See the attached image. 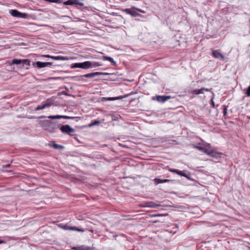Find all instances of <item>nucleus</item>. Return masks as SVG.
<instances>
[{
  "label": "nucleus",
  "instance_id": "22",
  "mask_svg": "<svg viewBox=\"0 0 250 250\" xmlns=\"http://www.w3.org/2000/svg\"><path fill=\"white\" fill-rule=\"evenodd\" d=\"M90 68L101 66L102 64L98 62H91Z\"/></svg>",
  "mask_w": 250,
  "mask_h": 250
},
{
  "label": "nucleus",
  "instance_id": "17",
  "mask_svg": "<svg viewBox=\"0 0 250 250\" xmlns=\"http://www.w3.org/2000/svg\"><path fill=\"white\" fill-rule=\"evenodd\" d=\"M103 59L104 60H107L110 62L113 63V65H115L116 64V62L114 61V60L110 57L108 56H104Z\"/></svg>",
  "mask_w": 250,
  "mask_h": 250
},
{
  "label": "nucleus",
  "instance_id": "4",
  "mask_svg": "<svg viewBox=\"0 0 250 250\" xmlns=\"http://www.w3.org/2000/svg\"><path fill=\"white\" fill-rule=\"evenodd\" d=\"M52 65V63L51 62H32V65L33 66H37L38 68H42Z\"/></svg>",
  "mask_w": 250,
  "mask_h": 250
},
{
  "label": "nucleus",
  "instance_id": "27",
  "mask_svg": "<svg viewBox=\"0 0 250 250\" xmlns=\"http://www.w3.org/2000/svg\"><path fill=\"white\" fill-rule=\"evenodd\" d=\"M43 123L44 124H47V125L51 124V122L50 121H48V120L45 121L43 122Z\"/></svg>",
  "mask_w": 250,
  "mask_h": 250
},
{
  "label": "nucleus",
  "instance_id": "38",
  "mask_svg": "<svg viewBox=\"0 0 250 250\" xmlns=\"http://www.w3.org/2000/svg\"><path fill=\"white\" fill-rule=\"evenodd\" d=\"M140 12H141V13H145V11L144 10H141H141H140Z\"/></svg>",
  "mask_w": 250,
  "mask_h": 250
},
{
  "label": "nucleus",
  "instance_id": "25",
  "mask_svg": "<svg viewBox=\"0 0 250 250\" xmlns=\"http://www.w3.org/2000/svg\"><path fill=\"white\" fill-rule=\"evenodd\" d=\"M245 94L249 97H250V85L248 87Z\"/></svg>",
  "mask_w": 250,
  "mask_h": 250
},
{
  "label": "nucleus",
  "instance_id": "15",
  "mask_svg": "<svg viewBox=\"0 0 250 250\" xmlns=\"http://www.w3.org/2000/svg\"><path fill=\"white\" fill-rule=\"evenodd\" d=\"M154 182L156 184H159L163 183H166L168 182L169 180L167 179H161L158 178H155L154 180Z\"/></svg>",
  "mask_w": 250,
  "mask_h": 250
},
{
  "label": "nucleus",
  "instance_id": "19",
  "mask_svg": "<svg viewBox=\"0 0 250 250\" xmlns=\"http://www.w3.org/2000/svg\"><path fill=\"white\" fill-rule=\"evenodd\" d=\"M13 64H21V60H18V59H14L12 60V62L10 63V65H12Z\"/></svg>",
  "mask_w": 250,
  "mask_h": 250
},
{
  "label": "nucleus",
  "instance_id": "8",
  "mask_svg": "<svg viewBox=\"0 0 250 250\" xmlns=\"http://www.w3.org/2000/svg\"><path fill=\"white\" fill-rule=\"evenodd\" d=\"M193 147L194 148H196L197 149H198L199 150L202 151V152H204L205 153L209 155V156H211L212 155V152L211 151H210V150H209L207 148L204 147H202V146H195V145H193Z\"/></svg>",
  "mask_w": 250,
  "mask_h": 250
},
{
  "label": "nucleus",
  "instance_id": "26",
  "mask_svg": "<svg viewBox=\"0 0 250 250\" xmlns=\"http://www.w3.org/2000/svg\"><path fill=\"white\" fill-rule=\"evenodd\" d=\"M99 124H100V121H95L93 123H91L89 125L90 126L94 125H98Z\"/></svg>",
  "mask_w": 250,
  "mask_h": 250
},
{
  "label": "nucleus",
  "instance_id": "5",
  "mask_svg": "<svg viewBox=\"0 0 250 250\" xmlns=\"http://www.w3.org/2000/svg\"><path fill=\"white\" fill-rule=\"evenodd\" d=\"M63 4L65 5H77L80 6H83L84 3L79 0H68L63 2Z\"/></svg>",
  "mask_w": 250,
  "mask_h": 250
},
{
  "label": "nucleus",
  "instance_id": "32",
  "mask_svg": "<svg viewBox=\"0 0 250 250\" xmlns=\"http://www.w3.org/2000/svg\"><path fill=\"white\" fill-rule=\"evenodd\" d=\"M62 118H63V119H69V118H70V117H69V116H62Z\"/></svg>",
  "mask_w": 250,
  "mask_h": 250
},
{
  "label": "nucleus",
  "instance_id": "13",
  "mask_svg": "<svg viewBox=\"0 0 250 250\" xmlns=\"http://www.w3.org/2000/svg\"><path fill=\"white\" fill-rule=\"evenodd\" d=\"M52 105L50 103H44L42 105L38 106L35 109V111L45 109L47 107L50 106Z\"/></svg>",
  "mask_w": 250,
  "mask_h": 250
},
{
  "label": "nucleus",
  "instance_id": "29",
  "mask_svg": "<svg viewBox=\"0 0 250 250\" xmlns=\"http://www.w3.org/2000/svg\"><path fill=\"white\" fill-rule=\"evenodd\" d=\"M169 170L170 172L176 173L177 172V169H169Z\"/></svg>",
  "mask_w": 250,
  "mask_h": 250
},
{
  "label": "nucleus",
  "instance_id": "35",
  "mask_svg": "<svg viewBox=\"0 0 250 250\" xmlns=\"http://www.w3.org/2000/svg\"><path fill=\"white\" fill-rule=\"evenodd\" d=\"M46 117L44 116H41L39 117H38L39 119H43V118H45Z\"/></svg>",
  "mask_w": 250,
  "mask_h": 250
},
{
  "label": "nucleus",
  "instance_id": "31",
  "mask_svg": "<svg viewBox=\"0 0 250 250\" xmlns=\"http://www.w3.org/2000/svg\"><path fill=\"white\" fill-rule=\"evenodd\" d=\"M42 57L51 58V57H52L53 56H50L49 55H43Z\"/></svg>",
  "mask_w": 250,
  "mask_h": 250
},
{
  "label": "nucleus",
  "instance_id": "21",
  "mask_svg": "<svg viewBox=\"0 0 250 250\" xmlns=\"http://www.w3.org/2000/svg\"><path fill=\"white\" fill-rule=\"evenodd\" d=\"M62 115H51L47 117L50 119H62Z\"/></svg>",
  "mask_w": 250,
  "mask_h": 250
},
{
  "label": "nucleus",
  "instance_id": "34",
  "mask_svg": "<svg viewBox=\"0 0 250 250\" xmlns=\"http://www.w3.org/2000/svg\"><path fill=\"white\" fill-rule=\"evenodd\" d=\"M133 9H135V10H137V11H139V12H140V10H141V9H139V8H136V7H133Z\"/></svg>",
  "mask_w": 250,
  "mask_h": 250
},
{
  "label": "nucleus",
  "instance_id": "20",
  "mask_svg": "<svg viewBox=\"0 0 250 250\" xmlns=\"http://www.w3.org/2000/svg\"><path fill=\"white\" fill-rule=\"evenodd\" d=\"M52 146L55 149H63L64 148L63 146L57 144L54 142H53Z\"/></svg>",
  "mask_w": 250,
  "mask_h": 250
},
{
  "label": "nucleus",
  "instance_id": "11",
  "mask_svg": "<svg viewBox=\"0 0 250 250\" xmlns=\"http://www.w3.org/2000/svg\"><path fill=\"white\" fill-rule=\"evenodd\" d=\"M212 55L216 59H221L222 60H224L225 59L224 56L218 51L213 50L212 52Z\"/></svg>",
  "mask_w": 250,
  "mask_h": 250
},
{
  "label": "nucleus",
  "instance_id": "30",
  "mask_svg": "<svg viewBox=\"0 0 250 250\" xmlns=\"http://www.w3.org/2000/svg\"><path fill=\"white\" fill-rule=\"evenodd\" d=\"M181 176H184V177H188V175H187V174L184 173L183 171H182V174H181Z\"/></svg>",
  "mask_w": 250,
  "mask_h": 250
},
{
  "label": "nucleus",
  "instance_id": "16",
  "mask_svg": "<svg viewBox=\"0 0 250 250\" xmlns=\"http://www.w3.org/2000/svg\"><path fill=\"white\" fill-rule=\"evenodd\" d=\"M51 59L55 60H61V61H66L68 60V59L66 57L63 56H54L51 57Z\"/></svg>",
  "mask_w": 250,
  "mask_h": 250
},
{
  "label": "nucleus",
  "instance_id": "6",
  "mask_svg": "<svg viewBox=\"0 0 250 250\" xmlns=\"http://www.w3.org/2000/svg\"><path fill=\"white\" fill-rule=\"evenodd\" d=\"M10 13L12 16L15 17L25 18L27 16L26 14L21 13L17 10H11L10 11Z\"/></svg>",
  "mask_w": 250,
  "mask_h": 250
},
{
  "label": "nucleus",
  "instance_id": "24",
  "mask_svg": "<svg viewBox=\"0 0 250 250\" xmlns=\"http://www.w3.org/2000/svg\"><path fill=\"white\" fill-rule=\"evenodd\" d=\"M46 1L50 2H54L57 3H60L61 2V0H44Z\"/></svg>",
  "mask_w": 250,
  "mask_h": 250
},
{
  "label": "nucleus",
  "instance_id": "1",
  "mask_svg": "<svg viewBox=\"0 0 250 250\" xmlns=\"http://www.w3.org/2000/svg\"><path fill=\"white\" fill-rule=\"evenodd\" d=\"M91 62L86 61L83 62L75 63L72 65L71 68H81L83 69H88L90 68Z\"/></svg>",
  "mask_w": 250,
  "mask_h": 250
},
{
  "label": "nucleus",
  "instance_id": "12",
  "mask_svg": "<svg viewBox=\"0 0 250 250\" xmlns=\"http://www.w3.org/2000/svg\"><path fill=\"white\" fill-rule=\"evenodd\" d=\"M210 90L208 88H202L200 89H195L193 91H192V93L194 94H203L205 91H209Z\"/></svg>",
  "mask_w": 250,
  "mask_h": 250
},
{
  "label": "nucleus",
  "instance_id": "2",
  "mask_svg": "<svg viewBox=\"0 0 250 250\" xmlns=\"http://www.w3.org/2000/svg\"><path fill=\"white\" fill-rule=\"evenodd\" d=\"M59 227L62 228L64 230H76L80 232H84L85 229H80L77 228L76 227H70L68 226L67 224L63 225L62 224L58 225Z\"/></svg>",
  "mask_w": 250,
  "mask_h": 250
},
{
  "label": "nucleus",
  "instance_id": "14",
  "mask_svg": "<svg viewBox=\"0 0 250 250\" xmlns=\"http://www.w3.org/2000/svg\"><path fill=\"white\" fill-rule=\"evenodd\" d=\"M30 61L27 59L21 60L22 66H21L26 69H27L28 68V66L30 65Z\"/></svg>",
  "mask_w": 250,
  "mask_h": 250
},
{
  "label": "nucleus",
  "instance_id": "33",
  "mask_svg": "<svg viewBox=\"0 0 250 250\" xmlns=\"http://www.w3.org/2000/svg\"><path fill=\"white\" fill-rule=\"evenodd\" d=\"M176 173H177L178 174L181 175V174H182V171L177 170V172Z\"/></svg>",
  "mask_w": 250,
  "mask_h": 250
},
{
  "label": "nucleus",
  "instance_id": "18",
  "mask_svg": "<svg viewBox=\"0 0 250 250\" xmlns=\"http://www.w3.org/2000/svg\"><path fill=\"white\" fill-rule=\"evenodd\" d=\"M158 206L153 202H148L146 203V205L144 207H149V208H155Z\"/></svg>",
  "mask_w": 250,
  "mask_h": 250
},
{
  "label": "nucleus",
  "instance_id": "37",
  "mask_svg": "<svg viewBox=\"0 0 250 250\" xmlns=\"http://www.w3.org/2000/svg\"><path fill=\"white\" fill-rule=\"evenodd\" d=\"M4 243V241H2V240H0V244H3Z\"/></svg>",
  "mask_w": 250,
  "mask_h": 250
},
{
  "label": "nucleus",
  "instance_id": "23",
  "mask_svg": "<svg viewBox=\"0 0 250 250\" xmlns=\"http://www.w3.org/2000/svg\"><path fill=\"white\" fill-rule=\"evenodd\" d=\"M116 99H118V98H103L102 101H114Z\"/></svg>",
  "mask_w": 250,
  "mask_h": 250
},
{
  "label": "nucleus",
  "instance_id": "10",
  "mask_svg": "<svg viewBox=\"0 0 250 250\" xmlns=\"http://www.w3.org/2000/svg\"><path fill=\"white\" fill-rule=\"evenodd\" d=\"M170 98V96H157L156 97V100L162 103H165Z\"/></svg>",
  "mask_w": 250,
  "mask_h": 250
},
{
  "label": "nucleus",
  "instance_id": "28",
  "mask_svg": "<svg viewBox=\"0 0 250 250\" xmlns=\"http://www.w3.org/2000/svg\"><path fill=\"white\" fill-rule=\"evenodd\" d=\"M211 106L214 107V102L213 100V99L212 98L211 100Z\"/></svg>",
  "mask_w": 250,
  "mask_h": 250
},
{
  "label": "nucleus",
  "instance_id": "3",
  "mask_svg": "<svg viewBox=\"0 0 250 250\" xmlns=\"http://www.w3.org/2000/svg\"><path fill=\"white\" fill-rule=\"evenodd\" d=\"M61 131L67 134L72 135V133L75 132V129L71 127L69 125H62L60 127Z\"/></svg>",
  "mask_w": 250,
  "mask_h": 250
},
{
  "label": "nucleus",
  "instance_id": "36",
  "mask_svg": "<svg viewBox=\"0 0 250 250\" xmlns=\"http://www.w3.org/2000/svg\"><path fill=\"white\" fill-rule=\"evenodd\" d=\"M10 166V164H7L5 166H3V167H9Z\"/></svg>",
  "mask_w": 250,
  "mask_h": 250
},
{
  "label": "nucleus",
  "instance_id": "9",
  "mask_svg": "<svg viewBox=\"0 0 250 250\" xmlns=\"http://www.w3.org/2000/svg\"><path fill=\"white\" fill-rule=\"evenodd\" d=\"M135 9L126 8L124 10V11L127 14L130 15L132 17H135L139 15V14L134 10Z\"/></svg>",
  "mask_w": 250,
  "mask_h": 250
},
{
  "label": "nucleus",
  "instance_id": "39",
  "mask_svg": "<svg viewBox=\"0 0 250 250\" xmlns=\"http://www.w3.org/2000/svg\"><path fill=\"white\" fill-rule=\"evenodd\" d=\"M30 119H35V118H36V117H30L29 118Z\"/></svg>",
  "mask_w": 250,
  "mask_h": 250
},
{
  "label": "nucleus",
  "instance_id": "7",
  "mask_svg": "<svg viewBox=\"0 0 250 250\" xmlns=\"http://www.w3.org/2000/svg\"><path fill=\"white\" fill-rule=\"evenodd\" d=\"M108 73H104V72H96L94 73L86 74L82 75V76L84 78H93L95 76H99V75H108Z\"/></svg>",
  "mask_w": 250,
  "mask_h": 250
}]
</instances>
